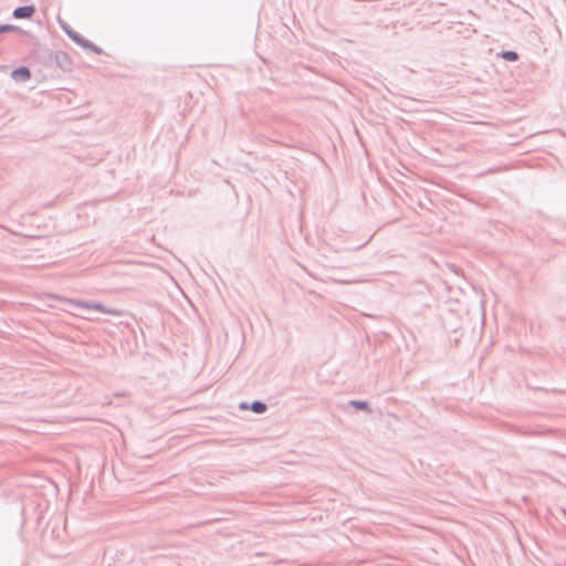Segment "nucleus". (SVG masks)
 I'll use <instances>...</instances> for the list:
<instances>
[{"label":"nucleus","instance_id":"nucleus-8","mask_svg":"<svg viewBox=\"0 0 566 566\" xmlns=\"http://www.w3.org/2000/svg\"><path fill=\"white\" fill-rule=\"evenodd\" d=\"M348 406L357 410L370 411L369 403L366 400H349Z\"/></svg>","mask_w":566,"mask_h":566},{"label":"nucleus","instance_id":"nucleus-3","mask_svg":"<svg viewBox=\"0 0 566 566\" xmlns=\"http://www.w3.org/2000/svg\"><path fill=\"white\" fill-rule=\"evenodd\" d=\"M51 56L53 57L55 64L63 71H71L72 70V60L71 57L69 56L67 53L63 52V51H56L54 53L51 54Z\"/></svg>","mask_w":566,"mask_h":566},{"label":"nucleus","instance_id":"nucleus-2","mask_svg":"<svg viewBox=\"0 0 566 566\" xmlns=\"http://www.w3.org/2000/svg\"><path fill=\"white\" fill-rule=\"evenodd\" d=\"M59 24H60L61 29L66 33V35L73 42H75L76 44H78L82 48L85 45V43L87 42V39H85L78 32L73 30L65 21H63L62 19H59Z\"/></svg>","mask_w":566,"mask_h":566},{"label":"nucleus","instance_id":"nucleus-12","mask_svg":"<svg viewBox=\"0 0 566 566\" xmlns=\"http://www.w3.org/2000/svg\"><path fill=\"white\" fill-rule=\"evenodd\" d=\"M249 406H250V403H248V402H241V403L239 405V408H240L241 410H248V409H250V408H249Z\"/></svg>","mask_w":566,"mask_h":566},{"label":"nucleus","instance_id":"nucleus-6","mask_svg":"<svg viewBox=\"0 0 566 566\" xmlns=\"http://www.w3.org/2000/svg\"><path fill=\"white\" fill-rule=\"evenodd\" d=\"M497 56L507 61V62H516L518 60V53L513 50H503L497 53Z\"/></svg>","mask_w":566,"mask_h":566},{"label":"nucleus","instance_id":"nucleus-11","mask_svg":"<svg viewBox=\"0 0 566 566\" xmlns=\"http://www.w3.org/2000/svg\"><path fill=\"white\" fill-rule=\"evenodd\" d=\"M506 168L505 167H494V168H490L485 171H482L480 174H478V177H484L486 175H490V174H496V172H501V171H504Z\"/></svg>","mask_w":566,"mask_h":566},{"label":"nucleus","instance_id":"nucleus-1","mask_svg":"<svg viewBox=\"0 0 566 566\" xmlns=\"http://www.w3.org/2000/svg\"><path fill=\"white\" fill-rule=\"evenodd\" d=\"M63 302L66 304H70L73 307L82 308V310H95L97 312L104 313V314H111V315H120V311L114 307H107L102 303L98 302H88V301H81V300H73V298H62Z\"/></svg>","mask_w":566,"mask_h":566},{"label":"nucleus","instance_id":"nucleus-9","mask_svg":"<svg viewBox=\"0 0 566 566\" xmlns=\"http://www.w3.org/2000/svg\"><path fill=\"white\" fill-rule=\"evenodd\" d=\"M23 32L21 28L12 24H0V34H3L6 32Z\"/></svg>","mask_w":566,"mask_h":566},{"label":"nucleus","instance_id":"nucleus-4","mask_svg":"<svg viewBox=\"0 0 566 566\" xmlns=\"http://www.w3.org/2000/svg\"><path fill=\"white\" fill-rule=\"evenodd\" d=\"M35 13V7L33 4L28 6H21L17 7L13 12L12 17L14 19H31L33 14Z\"/></svg>","mask_w":566,"mask_h":566},{"label":"nucleus","instance_id":"nucleus-5","mask_svg":"<svg viewBox=\"0 0 566 566\" xmlns=\"http://www.w3.org/2000/svg\"><path fill=\"white\" fill-rule=\"evenodd\" d=\"M11 77L15 81L25 82L31 78V71L28 66H19L11 72Z\"/></svg>","mask_w":566,"mask_h":566},{"label":"nucleus","instance_id":"nucleus-7","mask_svg":"<svg viewBox=\"0 0 566 566\" xmlns=\"http://www.w3.org/2000/svg\"><path fill=\"white\" fill-rule=\"evenodd\" d=\"M250 410H252L254 413L261 415L264 413L268 410V406L262 400H254L249 406Z\"/></svg>","mask_w":566,"mask_h":566},{"label":"nucleus","instance_id":"nucleus-10","mask_svg":"<svg viewBox=\"0 0 566 566\" xmlns=\"http://www.w3.org/2000/svg\"><path fill=\"white\" fill-rule=\"evenodd\" d=\"M83 49H86V50H91L92 52H94L95 54H102L103 53V50L97 46L96 44H94L92 41L87 40V42L85 43V45L83 46Z\"/></svg>","mask_w":566,"mask_h":566}]
</instances>
